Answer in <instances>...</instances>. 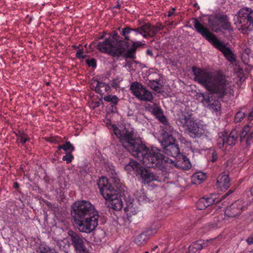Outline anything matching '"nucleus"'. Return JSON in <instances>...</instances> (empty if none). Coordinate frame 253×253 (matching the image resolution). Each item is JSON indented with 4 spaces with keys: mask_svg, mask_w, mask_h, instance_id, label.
<instances>
[{
    "mask_svg": "<svg viewBox=\"0 0 253 253\" xmlns=\"http://www.w3.org/2000/svg\"><path fill=\"white\" fill-rule=\"evenodd\" d=\"M115 135L119 138L123 147L129 151L135 157L142 162L143 164L152 168L159 165L163 167L172 168L176 166L175 162L165 156L162 151L157 147H152L150 150L140 140L136 139L132 131L124 129H114Z\"/></svg>",
    "mask_w": 253,
    "mask_h": 253,
    "instance_id": "obj_1",
    "label": "nucleus"
},
{
    "mask_svg": "<svg viewBox=\"0 0 253 253\" xmlns=\"http://www.w3.org/2000/svg\"><path fill=\"white\" fill-rule=\"evenodd\" d=\"M71 213L76 227L82 232L89 233L98 225V212L88 201L75 202L72 207Z\"/></svg>",
    "mask_w": 253,
    "mask_h": 253,
    "instance_id": "obj_2",
    "label": "nucleus"
},
{
    "mask_svg": "<svg viewBox=\"0 0 253 253\" xmlns=\"http://www.w3.org/2000/svg\"><path fill=\"white\" fill-rule=\"evenodd\" d=\"M195 82L203 86L209 92L222 97L225 95L229 82L220 73H213L196 67H192Z\"/></svg>",
    "mask_w": 253,
    "mask_h": 253,
    "instance_id": "obj_3",
    "label": "nucleus"
},
{
    "mask_svg": "<svg viewBox=\"0 0 253 253\" xmlns=\"http://www.w3.org/2000/svg\"><path fill=\"white\" fill-rule=\"evenodd\" d=\"M193 23L196 31L208 41L216 48L220 51L229 61L235 60L231 50L225 44L217 39L216 36L210 32L197 18H193Z\"/></svg>",
    "mask_w": 253,
    "mask_h": 253,
    "instance_id": "obj_4",
    "label": "nucleus"
},
{
    "mask_svg": "<svg viewBox=\"0 0 253 253\" xmlns=\"http://www.w3.org/2000/svg\"><path fill=\"white\" fill-rule=\"evenodd\" d=\"M234 23L238 30L244 35L253 31V10L245 7L240 9L234 18Z\"/></svg>",
    "mask_w": 253,
    "mask_h": 253,
    "instance_id": "obj_5",
    "label": "nucleus"
},
{
    "mask_svg": "<svg viewBox=\"0 0 253 253\" xmlns=\"http://www.w3.org/2000/svg\"><path fill=\"white\" fill-rule=\"evenodd\" d=\"M177 121L179 125L184 127L192 138L200 137L204 133V130L198 125L191 113L186 111L180 112Z\"/></svg>",
    "mask_w": 253,
    "mask_h": 253,
    "instance_id": "obj_6",
    "label": "nucleus"
},
{
    "mask_svg": "<svg viewBox=\"0 0 253 253\" xmlns=\"http://www.w3.org/2000/svg\"><path fill=\"white\" fill-rule=\"evenodd\" d=\"M119 30L121 35L124 37V39L126 41L130 40L129 35L134 37L138 34H140L145 38H152L156 35L154 25L149 23H145L137 28L126 27L122 29L119 28Z\"/></svg>",
    "mask_w": 253,
    "mask_h": 253,
    "instance_id": "obj_7",
    "label": "nucleus"
},
{
    "mask_svg": "<svg viewBox=\"0 0 253 253\" xmlns=\"http://www.w3.org/2000/svg\"><path fill=\"white\" fill-rule=\"evenodd\" d=\"M116 44V42L110 37L103 42H99L96 47L102 52L108 53L113 57H119L125 52L126 48L122 42H120L119 46Z\"/></svg>",
    "mask_w": 253,
    "mask_h": 253,
    "instance_id": "obj_8",
    "label": "nucleus"
},
{
    "mask_svg": "<svg viewBox=\"0 0 253 253\" xmlns=\"http://www.w3.org/2000/svg\"><path fill=\"white\" fill-rule=\"evenodd\" d=\"M133 94L139 100L146 102H152L153 96L151 91L146 89L144 86L138 82H133L130 86Z\"/></svg>",
    "mask_w": 253,
    "mask_h": 253,
    "instance_id": "obj_9",
    "label": "nucleus"
},
{
    "mask_svg": "<svg viewBox=\"0 0 253 253\" xmlns=\"http://www.w3.org/2000/svg\"><path fill=\"white\" fill-rule=\"evenodd\" d=\"M97 185L101 195L107 201L116 196V194L119 193L111 184L108 183L107 178L105 177H102L98 180Z\"/></svg>",
    "mask_w": 253,
    "mask_h": 253,
    "instance_id": "obj_10",
    "label": "nucleus"
},
{
    "mask_svg": "<svg viewBox=\"0 0 253 253\" xmlns=\"http://www.w3.org/2000/svg\"><path fill=\"white\" fill-rule=\"evenodd\" d=\"M232 192V191L229 190L220 199H219L218 195L215 194H211L210 196H205L198 201L197 202V208L200 210H204L213 204L218 203L220 200L224 198L225 196H228L229 194Z\"/></svg>",
    "mask_w": 253,
    "mask_h": 253,
    "instance_id": "obj_11",
    "label": "nucleus"
},
{
    "mask_svg": "<svg viewBox=\"0 0 253 253\" xmlns=\"http://www.w3.org/2000/svg\"><path fill=\"white\" fill-rule=\"evenodd\" d=\"M68 235L76 251L78 253H87L84 244L85 240L82 236L73 231H69Z\"/></svg>",
    "mask_w": 253,
    "mask_h": 253,
    "instance_id": "obj_12",
    "label": "nucleus"
},
{
    "mask_svg": "<svg viewBox=\"0 0 253 253\" xmlns=\"http://www.w3.org/2000/svg\"><path fill=\"white\" fill-rule=\"evenodd\" d=\"M239 134L236 129L231 131L228 136L222 134L217 139V146L219 148H222L224 145L229 146L234 145L238 138Z\"/></svg>",
    "mask_w": 253,
    "mask_h": 253,
    "instance_id": "obj_13",
    "label": "nucleus"
},
{
    "mask_svg": "<svg viewBox=\"0 0 253 253\" xmlns=\"http://www.w3.org/2000/svg\"><path fill=\"white\" fill-rule=\"evenodd\" d=\"M246 209L245 202L237 200L226 209L225 214L228 217H233L241 214Z\"/></svg>",
    "mask_w": 253,
    "mask_h": 253,
    "instance_id": "obj_14",
    "label": "nucleus"
},
{
    "mask_svg": "<svg viewBox=\"0 0 253 253\" xmlns=\"http://www.w3.org/2000/svg\"><path fill=\"white\" fill-rule=\"evenodd\" d=\"M141 178L142 182L145 184L157 180L156 176L148 169L141 167L137 170V175Z\"/></svg>",
    "mask_w": 253,
    "mask_h": 253,
    "instance_id": "obj_15",
    "label": "nucleus"
},
{
    "mask_svg": "<svg viewBox=\"0 0 253 253\" xmlns=\"http://www.w3.org/2000/svg\"><path fill=\"white\" fill-rule=\"evenodd\" d=\"M91 88L94 89L96 92L103 94L106 92H109L111 88L109 84L103 83L100 82L96 80H93L91 82Z\"/></svg>",
    "mask_w": 253,
    "mask_h": 253,
    "instance_id": "obj_16",
    "label": "nucleus"
},
{
    "mask_svg": "<svg viewBox=\"0 0 253 253\" xmlns=\"http://www.w3.org/2000/svg\"><path fill=\"white\" fill-rule=\"evenodd\" d=\"M230 185V178L228 174L224 173H221L217 177L216 182L217 188L221 191H224L227 190Z\"/></svg>",
    "mask_w": 253,
    "mask_h": 253,
    "instance_id": "obj_17",
    "label": "nucleus"
},
{
    "mask_svg": "<svg viewBox=\"0 0 253 253\" xmlns=\"http://www.w3.org/2000/svg\"><path fill=\"white\" fill-rule=\"evenodd\" d=\"M220 19L221 14L211 15L209 17L208 20L209 25L213 32L215 33L221 32Z\"/></svg>",
    "mask_w": 253,
    "mask_h": 253,
    "instance_id": "obj_18",
    "label": "nucleus"
},
{
    "mask_svg": "<svg viewBox=\"0 0 253 253\" xmlns=\"http://www.w3.org/2000/svg\"><path fill=\"white\" fill-rule=\"evenodd\" d=\"M126 201V207H125V211L127 215V218L129 220L131 221V217L133 215H135L138 212L139 210L136 206L133 203V200H129Z\"/></svg>",
    "mask_w": 253,
    "mask_h": 253,
    "instance_id": "obj_19",
    "label": "nucleus"
},
{
    "mask_svg": "<svg viewBox=\"0 0 253 253\" xmlns=\"http://www.w3.org/2000/svg\"><path fill=\"white\" fill-rule=\"evenodd\" d=\"M107 202L108 207L116 211L120 210L123 208V201L119 193L116 194V196L111 198Z\"/></svg>",
    "mask_w": 253,
    "mask_h": 253,
    "instance_id": "obj_20",
    "label": "nucleus"
},
{
    "mask_svg": "<svg viewBox=\"0 0 253 253\" xmlns=\"http://www.w3.org/2000/svg\"><path fill=\"white\" fill-rule=\"evenodd\" d=\"M220 27H221V32L222 30L227 31L229 34H232L234 30L229 21V18L227 15L221 14Z\"/></svg>",
    "mask_w": 253,
    "mask_h": 253,
    "instance_id": "obj_21",
    "label": "nucleus"
},
{
    "mask_svg": "<svg viewBox=\"0 0 253 253\" xmlns=\"http://www.w3.org/2000/svg\"><path fill=\"white\" fill-rule=\"evenodd\" d=\"M153 114L158 119V120L165 125V129H167V127L170 128L169 130V132H171L170 126L169 124L166 117L163 114L162 109L159 107H155L153 109Z\"/></svg>",
    "mask_w": 253,
    "mask_h": 253,
    "instance_id": "obj_22",
    "label": "nucleus"
},
{
    "mask_svg": "<svg viewBox=\"0 0 253 253\" xmlns=\"http://www.w3.org/2000/svg\"><path fill=\"white\" fill-rule=\"evenodd\" d=\"M164 149L166 154L173 157H177L180 152L179 147L176 144L167 145L164 147Z\"/></svg>",
    "mask_w": 253,
    "mask_h": 253,
    "instance_id": "obj_23",
    "label": "nucleus"
},
{
    "mask_svg": "<svg viewBox=\"0 0 253 253\" xmlns=\"http://www.w3.org/2000/svg\"><path fill=\"white\" fill-rule=\"evenodd\" d=\"M170 128L169 127H167V129H165V132L166 133H169V130ZM170 131L171 132H169L170 133V134H168L167 137L165 138L164 140L162 141V145L164 146H167V145H172L175 144V139L174 138V137L172 136V134L174 133H176V132L175 131H174L170 126Z\"/></svg>",
    "mask_w": 253,
    "mask_h": 253,
    "instance_id": "obj_24",
    "label": "nucleus"
},
{
    "mask_svg": "<svg viewBox=\"0 0 253 253\" xmlns=\"http://www.w3.org/2000/svg\"><path fill=\"white\" fill-rule=\"evenodd\" d=\"M251 129L249 126H245L241 133L240 141L241 142L244 141V139L246 138L252 140L253 137V131H251Z\"/></svg>",
    "mask_w": 253,
    "mask_h": 253,
    "instance_id": "obj_25",
    "label": "nucleus"
},
{
    "mask_svg": "<svg viewBox=\"0 0 253 253\" xmlns=\"http://www.w3.org/2000/svg\"><path fill=\"white\" fill-rule=\"evenodd\" d=\"M147 234L146 232H143L137 235L134 239V242L138 246L144 245L148 240Z\"/></svg>",
    "mask_w": 253,
    "mask_h": 253,
    "instance_id": "obj_26",
    "label": "nucleus"
},
{
    "mask_svg": "<svg viewBox=\"0 0 253 253\" xmlns=\"http://www.w3.org/2000/svg\"><path fill=\"white\" fill-rule=\"evenodd\" d=\"M56 243L57 246L61 251L65 252H67L70 246L68 239L64 238L63 240H57Z\"/></svg>",
    "mask_w": 253,
    "mask_h": 253,
    "instance_id": "obj_27",
    "label": "nucleus"
},
{
    "mask_svg": "<svg viewBox=\"0 0 253 253\" xmlns=\"http://www.w3.org/2000/svg\"><path fill=\"white\" fill-rule=\"evenodd\" d=\"M141 167L140 166V164L138 163L135 161L131 160L129 163L125 166V169L128 172L132 170H136V175H137V170Z\"/></svg>",
    "mask_w": 253,
    "mask_h": 253,
    "instance_id": "obj_28",
    "label": "nucleus"
},
{
    "mask_svg": "<svg viewBox=\"0 0 253 253\" xmlns=\"http://www.w3.org/2000/svg\"><path fill=\"white\" fill-rule=\"evenodd\" d=\"M105 232L103 230L99 229L96 230L93 234L94 241L97 244L100 243L105 238Z\"/></svg>",
    "mask_w": 253,
    "mask_h": 253,
    "instance_id": "obj_29",
    "label": "nucleus"
},
{
    "mask_svg": "<svg viewBox=\"0 0 253 253\" xmlns=\"http://www.w3.org/2000/svg\"><path fill=\"white\" fill-rule=\"evenodd\" d=\"M133 43V48L128 49L127 50L126 52H124L122 55H123L124 53L125 54L124 56H126L127 58H135V48H136V42H132ZM137 45H140V42L139 43V42H137ZM126 44V43L125 44V45ZM126 51V50H125ZM126 52V51H125Z\"/></svg>",
    "mask_w": 253,
    "mask_h": 253,
    "instance_id": "obj_30",
    "label": "nucleus"
},
{
    "mask_svg": "<svg viewBox=\"0 0 253 253\" xmlns=\"http://www.w3.org/2000/svg\"><path fill=\"white\" fill-rule=\"evenodd\" d=\"M201 240L197 241L192 243L189 247L188 251L190 253H195L197 251L202 249Z\"/></svg>",
    "mask_w": 253,
    "mask_h": 253,
    "instance_id": "obj_31",
    "label": "nucleus"
},
{
    "mask_svg": "<svg viewBox=\"0 0 253 253\" xmlns=\"http://www.w3.org/2000/svg\"><path fill=\"white\" fill-rule=\"evenodd\" d=\"M209 108L213 112H217L220 110V103L218 100H214L211 104L208 105Z\"/></svg>",
    "mask_w": 253,
    "mask_h": 253,
    "instance_id": "obj_32",
    "label": "nucleus"
},
{
    "mask_svg": "<svg viewBox=\"0 0 253 253\" xmlns=\"http://www.w3.org/2000/svg\"><path fill=\"white\" fill-rule=\"evenodd\" d=\"M104 99L106 101L110 102L114 105H117L119 101V98L116 95H108L105 96Z\"/></svg>",
    "mask_w": 253,
    "mask_h": 253,
    "instance_id": "obj_33",
    "label": "nucleus"
},
{
    "mask_svg": "<svg viewBox=\"0 0 253 253\" xmlns=\"http://www.w3.org/2000/svg\"><path fill=\"white\" fill-rule=\"evenodd\" d=\"M206 177V175L203 172H198L193 175L192 178L193 180H197L200 183L205 179Z\"/></svg>",
    "mask_w": 253,
    "mask_h": 253,
    "instance_id": "obj_34",
    "label": "nucleus"
},
{
    "mask_svg": "<svg viewBox=\"0 0 253 253\" xmlns=\"http://www.w3.org/2000/svg\"><path fill=\"white\" fill-rule=\"evenodd\" d=\"M159 80H149L148 84L150 87L155 91H158L160 89V87L159 86Z\"/></svg>",
    "mask_w": 253,
    "mask_h": 253,
    "instance_id": "obj_35",
    "label": "nucleus"
},
{
    "mask_svg": "<svg viewBox=\"0 0 253 253\" xmlns=\"http://www.w3.org/2000/svg\"><path fill=\"white\" fill-rule=\"evenodd\" d=\"M198 96L199 97H202L203 99L202 100V102L204 103L206 102V103L209 104L211 102V97L210 96L208 93H201L198 94Z\"/></svg>",
    "mask_w": 253,
    "mask_h": 253,
    "instance_id": "obj_36",
    "label": "nucleus"
},
{
    "mask_svg": "<svg viewBox=\"0 0 253 253\" xmlns=\"http://www.w3.org/2000/svg\"><path fill=\"white\" fill-rule=\"evenodd\" d=\"M111 39L113 40L114 41H115L116 42V44L118 46H119V44L120 43V42H124V46L125 47V44L126 43V42H125L124 41H122V40H120L119 39V36L117 32H113V35H112V38H111Z\"/></svg>",
    "mask_w": 253,
    "mask_h": 253,
    "instance_id": "obj_37",
    "label": "nucleus"
},
{
    "mask_svg": "<svg viewBox=\"0 0 253 253\" xmlns=\"http://www.w3.org/2000/svg\"><path fill=\"white\" fill-rule=\"evenodd\" d=\"M245 114L244 113L242 112H238L236 113L235 116L234 120L236 123H238L241 122L245 117Z\"/></svg>",
    "mask_w": 253,
    "mask_h": 253,
    "instance_id": "obj_38",
    "label": "nucleus"
},
{
    "mask_svg": "<svg viewBox=\"0 0 253 253\" xmlns=\"http://www.w3.org/2000/svg\"><path fill=\"white\" fill-rule=\"evenodd\" d=\"M251 52V50L249 48H246L244 49L242 54V59H248L249 58L250 54Z\"/></svg>",
    "mask_w": 253,
    "mask_h": 253,
    "instance_id": "obj_39",
    "label": "nucleus"
},
{
    "mask_svg": "<svg viewBox=\"0 0 253 253\" xmlns=\"http://www.w3.org/2000/svg\"><path fill=\"white\" fill-rule=\"evenodd\" d=\"M63 150L64 151L69 150L72 152L74 150V148L70 142H66L65 143L63 144Z\"/></svg>",
    "mask_w": 253,
    "mask_h": 253,
    "instance_id": "obj_40",
    "label": "nucleus"
},
{
    "mask_svg": "<svg viewBox=\"0 0 253 253\" xmlns=\"http://www.w3.org/2000/svg\"><path fill=\"white\" fill-rule=\"evenodd\" d=\"M73 158V155L70 153L69 154L64 156L62 158V160L66 161L67 164H69L72 162Z\"/></svg>",
    "mask_w": 253,
    "mask_h": 253,
    "instance_id": "obj_41",
    "label": "nucleus"
},
{
    "mask_svg": "<svg viewBox=\"0 0 253 253\" xmlns=\"http://www.w3.org/2000/svg\"><path fill=\"white\" fill-rule=\"evenodd\" d=\"M86 63H87V65L89 66H91L92 67H95L96 66V61L93 58H92V59H86Z\"/></svg>",
    "mask_w": 253,
    "mask_h": 253,
    "instance_id": "obj_42",
    "label": "nucleus"
},
{
    "mask_svg": "<svg viewBox=\"0 0 253 253\" xmlns=\"http://www.w3.org/2000/svg\"><path fill=\"white\" fill-rule=\"evenodd\" d=\"M42 253H57L54 250L50 249L49 247L43 248L41 251Z\"/></svg>",
    "mask_w": 253,
    "mask_h": 253,
    "instance_id": "obj_43",
    "label": "nucleus"
},
{
    "mask_svg": "<svg viewBox=\"0 0 253 253\" xmlns=\"http://www.w3.org/2000/svg\"><path fill=\"white\" fill-rule=\"evenodd\" d=\"M86 55L83 54V50L79 49L76 53V57L79 59H84Z\"/></svg>",
    "mask_w": 253,
    "mask_h": 253,
    "instance_id": "obj_44",
    "label": "nucleus"
},
{
    "mask_svg": "<svg viewBox=\"0 0 253 253\" xmlns=\"http://www.w3.org/2000/svg\"><path fill=\"white\" fill-rule=\"evenodd\" d=\"M120 82L121 80L118 78L113 80L111 84L112 86L116 88L117 87H119Z\"/></svg>",
    "mask_w": 253,
    "mask_h": 253,
    "instance_id": "obj_45",
    "label": "nucleus"
},
{
    "mask_svg": "<svg viewBox=\"0 0 253 253\" xmlns=\"http://www.w3.org/2000/svg\"><path fill=\"white\" fill-rule=\"evenodd\" d=\"M183 163H184V167H185V168H186L187 169H189L191 167V165L189 160H188L187 157L185 156L183 157Z\"/></svg>",
    "mask_w": 253,
    "mask_h": 253,
    "instance_id": "obj_46",
    "label": "nucleus"
},
{
    "mask_svg": "<svg viewBox=\"0 0 253 253\" xmlns=\"http://www.w3.org/2000/svg\"><path fill=\"white\" fill-rule=\"evenodd\" d=\"M154 28L155 29V31H156V34H157V33L163 29V26L160 24V23H157V24L156 25H154Z\"/></svg>",
    "mask_w": 253,
    "mask_h": 253,
    "instance_id": "obj_47",
    "label": "nucleus"
},
{
    "mask_svg": "<svg viewBox=\"0 0 253 253\" xmlns=\"http://www.w3.org/2000/svg\"><path fill=\"white\" fill-rule=\"evenodd\" d=\"M134 63L135 61L134 60L126 61L124 67L126 68L127 67L129 69H131L132 68V65L134 64Z\"/></svg>",
    "mask_w": 253,
    "mask_h": 253,
    "instance_id": "obj_48",
    "label": "nucleus"
},
{
    "mask_svg": "<svg viewBox=\"0 0 253 253\" xmlns=\"http://www.w3.org/2000/svg\"><path fill=\"white\" fill-rule=\"evenodd\" d=\"M27 139V137L25 134H21L19 137V139L22 144L25 143Z\"/></svg>",
    "mask_w": 253,
    "mask_h": 253,
    "instance_id": "obj_49",
    "label": "nucleus"
},
{
    "mask_svg": "<svg viewBox=\"0 0 253 253\" xmlns=\"http://www.w3.org/2000/svg\"><path fill=\"white\" fill-rule=\"evenodd\" d=\"M201 245L202 246V249L208 247L210 244L211 243V240L201 241Z\"/></svg>",
    "mask_w": 253,
    "mask_h": 253,
    "instance_id": "obj_50",
    "label": "nucleus"
},
{
    "mask_svg": "<svg viewBox=\"0 0 253 253\" xmlns=\"http://www.w3.org/2000/svg\"><path fill=\"white\" fill-rule=\"evenodd\" d=\"M218 159V155L217 154L215 151H214L212 153V158H211V162H215L216 161V160Z\"/></svg>",
    "mask_w": 253,
    "mask_h": 253,
    "instance_id": "obj_51",
    "label": "nucleus"
},
{
    "mask_svg": "<svg viewBox=\"0 0 253 253\" xmlns=\"http://www.w3.org/2000/svg\"><path fill=\"white\" fill-rule=\"evenodd\" d=\"M246 242L249 245H252L253 244V235L250 236L247 239Z\"/></svg>",
    "mask_w": 253,
    "mask_h": 253,
    "instance_id": "obj_52",
    "label": "nucleus"
},
{
    "mask_svg": "<svg viewBox=\"0 0 253 253\" xmlns=\"http://www.w3.org/2000/svg\"><path fill=\"white\" fill-rule=\"evenodd\" d=\"M175 10V9L174 8H172V11H169L168 12V16L169 17H170L172 15V14L174 13V11Z\"/></svg>",
    "mask_w": 253,
    "mask_h": 253,
    "instance_id": "obj_53",
    "label": "nucleus"
},
{
    "mask_svg": "<svg viewBox=\"0 0 253 253\" xmlns=\"http://www.w3.org/2000/svg\"><path fill=\"white\" fill-rule=\"evenodd\" d=\"M13 186L14 188L18 189L19 188V185L17 182H15L13 183Z\"/></svg>",
    "mask_w": 253,
    "mask_h": 253,
    "instance_id": "obj_54",
    "label": "nucleus"
},
{
    "mask_svg": "<svg viewBox=\"0 0 253 253\" xmlns=\"http://www.w3.org/2000/svg\"><path fill=\"white\" fill-rule=\"evenodd\" d=\"M250 141H251V140L246 138V143L247 146H249L250 145Z\"/></svg>",
    "mask_w": 253,
    "mask_h": 253,
    "instance_id": "obj_55",
    "label": "nucleus"
},
{
    "mask_svg": "<svg viewBox=\"0 0 253 253\" xmlns=\"http://www.w3.org/2000/svg\"><path fill=\"white\" fill-rule=\"evenodd\" d=\"M147 53L148 55H151V56H152V55H153V53H152V51H151V50H149V49H148V50H147Z\"/></svg>",
    "mask_w": 253,
    "mask_h": 253,
    "instance_id": "obj_56",
    "label": "nucleus"
},
{
    "mask_svg": "<svg viewBox=\"0 0 253 253\" xmlns=\"http://www.w3.org/2000/svg\"><path fill=\"white\" fill-rule=\"evenodd\" d=\"M58 150H60V149H63V145H59L58 147Z\"/></svg>",
    "mask_w": 253,
    "mask_h": 253,
    "instance_id": "obj_57",
    "label": "nucleus"
},
{
    "mask_svg": "<svg viewBox=\"0 0 253 253\" xmlns=\"http://www.w3.org/2000/svg\"><path fill=\"white\" fill-rule=\"evenodd\" d=\"M158 248V246H156L153 248L152 249L151 251H154Z\"/></svg>",
    "mask_w": 253,
    "mask_h": 253,
    "instance_id": "obj_58",
    "label": "nucleus"
},
{
    "mask_svg": "<svg viewBox=\"0 0 253 253\" xmlns=\"http://www.w3.org/2000/svg\"><path fill=\"white\" fill-rule=\"evenodd\" d=\"M251 193L252 195L253 196V186L251 189Z\"/></svg>",
    "mask_w": 253,
    "mask_h": 253,
    "instance_id": "obj_59",
    "label": "nucleus"
},
{
    "mask_svg": "<svg viewBox=\"0 0 253 253\" xmlns=\"http://www.w3.org/2000/svg\"><path fill=\"white\" fill-rule=\"evenodd\" d=\"M197 3H195V4H194V6H197Z\"/></svg>",
    "mask_w": 253,
    "mask_h": 253,
    "instance_id": "obj_60",
    "label": "nucleus"
},
{
    "mask_svg": "<svg viewBox=\"0 0 253 253\" xmlns=\"http://www.w3.org/2000/svg\"><path fill=\"white\" fill-rule=\"evenodd\" d=\"M169 25H172V22L169 23Z\"/></svg>",
    "mask_w": 253,
    "mask_h": 253,
    "instance_id": "obj_61",
    "label": "nucleus"
},
{
    "mask_svg": "<svg viewBox=\"0 0 253 253\" xmlns=\"http://www.w3.org/2000/svg\"><path fill=\"white\" fill-rule=\"evenodd\" d=\"M119 6H120V5H117V7H119Z\"/></svg>",
    "mask_w": 253,
    "mask_h": 253,
    "instance_id": "obj_62",
    "label": "nucleus"
},
{
    "mask_svg": "<svg viewBox=\"0 0 253 253\" xmlns=\"http://www.w3.org/2000/svg\"><path fill=\"white\" fill-rule=\"evenodd\" d=\"M145 253H149L148 252H145Z\"/></svg>",
    "mask_w": 253,
    "mask_h": 253,
    "instance_id": "obj_63",
    "label": "nucleus"
},
{
    "mask_svg": "<svg viewBox=\"0 0 253 253\" xmlns=\"http://www.w3.org/2000/svg\"><path fill=\"white\" fill-rule=\"evenodd\" d=\"M145 253H149L148 252H145Z\"/></svg>",
    "mask_w": 253,
    "mask_h": 253,
    "instance_id": "obj_64",
    "label": "nucleus"
}]
</instances>
